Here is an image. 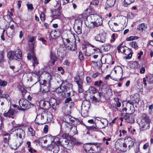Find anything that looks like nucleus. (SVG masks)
Instances as JSON below:
<instances>
[{"label":"nucleus","instance_id":"13d9d810","mask_svg":"<svg viewBox=\"0 0 153 153\" xmlns=\"http://www.w3.org/2000/svg\"><path fill=\"white\" fill-rule=\"evenodd\" d=\"M134 122V119L133 116L130 115L128 117V120H127V122L129 123H132Z\"/></svg>","mask_w":153,"mask_h":153},{"label":"nucleus","instance_id":"c85d7f7f","mask_svg":"<svg viewBox=\"0 0 153 153\" xmlns=\"http://www.w3.org/2000/svg\"><path fill=\"white\" fill-rule=\"evenodd\" d=\"M123 141L120 139H118L115 143V146L116 148L118 150V149H123L121 146L122 145Z\"/></svg>","mask_w":153,"mask_h":153},{"label":"nucleus","instance_id":"a19ab883","mask_svg":"<svg viewBox=\"0 0 153 153\" xmlns=\"http://www.w3.org/2000/svg\"><path fill=\"white\" fill-rule=\"evenodd\" d=\"M121 147H122V148L123 149L121 150V149H118V150L123 152H126L128 149V148L126 146L125 143H124V142H123L122 143V145L121 146Z\"/></svg>","mask_w":153,"mask_h":153},{"label":"nucleus","instance_id":"bf43d9fd","mask_svg":"<svg viewBox=\"0 0 153 153\" xmlns=\"http://www.w3.org/2000/svg\"><path fill=\"white\" fill-rule=\"evenodd\" d=\"M82 49L84 52H85V54L87 56H90L91 55V52L88 53L87 51L85 46H84L82 47Z\"/></svg>","mask_w":153,"mask_h":153},{"label":"nucleus","instance_id":"dca6fc26","mask_svg":"<svg viewBox=\"0 0 153 153\" xmlns=\"http://www.w3.org/2000/svg\"><path fill=\"white\" fill-rule=\"evenodd\" d=\"M40 107L43 109H48L50 108L51 104L48 101L41 100L39 102Z\"/></svg>","mask_w":153,"mask_h":153},{"label":"nucleus","instance_id":"f3484780","mask_svg":"<svg viewBox=\"0 0 153 153\" xmlns=\"http://www.w3.org/2000/svg\"><path fill=\"white\" fill-rule=\"evenodd\" d=\"M16 111L12 108H10L7 112L5 111L3 114L5 117L14 118L15 116Z\"/></svg>","mask_w":153,"mask_h":153},{"label":"nucleus","instance_id":"a878e982","mask_svg":"<svg viewBox=\"0 0 153 153\" xmlns=\"http://www.w3.org/2000/svg\"><path fill=\"white\" fill-rule=\"evenodd\" d=\"M126 50L123 53L127 55L125 57L126 59H129L131 58L132 56V53L131 51V49L128 48H125Z\"/></svg>","mask_w":153,"mask_h":153},{"label":"nucleus","instance_id":"ea45409f","mask_svg":"<svg viewBox=\"0 0 153 153\" xmlns=\"http://www.w3.org/2000/svg\"><path fill=\"white\" fill-rule=\"evenodd\" d=\"M90 105L89 102L87 101H84L82 102L81 106H84L85 108L89 109L90 108Z\"/></svg>","mask_w":153,"mask_h":153},{"label":"nucleus","instance_id":"8fccbe9b","mask_svg":"<svg viewBox=\"0 0 153 153\" xmlns=\"http://www.w3.org/2000/svg\"><path fill=\"white\" fill-rule=\"evenodd\" d=\"M101 122L102 124L104 125L103 128H105L107 126L108 121L106 119H102L101 120Z\"/></svg>","mask_w":153,"mask_h":153},{"label":"nucleus","instance_id":"774afa93","mask_svg":"<svg viewBox=\"0 0 153 153\" xmlns=\"http://www.w3.org/2000/svg\"><path fill=\"white\" fill-rule=\"evenodd\" d=\"M27 6L28 9L32 10L33 9V5L31 4H27Z\"/></svg>","mask_w":153,"mask_h":153},{"label":"nucleus","instance_id":"79ce46f5","mask_svg":"<svg viewBox=\"0 0 153 153\" xmlns=\"http://www.w3.org/2000/svg\"><path fill=\"white\" fill-rule=\"evenodd\" d=\"M42 73V72L40 71H36L34 72V74L37 76V78L38 81L40 80V78L41 77V75Z\"/></svg>","mask_w":153,"mask_h":153},{"label":"nucleus","instance_id":"b1692460","mask_svg":"<svg viewBox=\"0 0 153 153\" xmlns=\"http://www.w3.org/2000/svg\"><path fill=\"white\" fill-rule=\"evenodd\" d=\"M123 17L122 16H117L114 18L113 21L115 22L118 24V25L120 24H123L125 23V20L123 18Z\"/></svg>","mask_w":153,"mask_h":153},{"label":"nucleus","instance_id":"c756f323","mask_svg":"<svg viewBox=\"0 0 153 153\" xmlns=\"http://www.w3.org/2000/svg\"><path fill=\"white\" fill-rule=\"evenodd\" d=\"M50 57L51 64L52 65H54L55 64V62L57 59V57L56 56L55 53L52 51L51 53Z\"/></svg>","mask_w":153,"mask_h":153},{"label":"nucleus","instance_id":"423d86ee","mask_svg":"<svg viewBox=\"0 0 153 153\" xmlns=\"http://www.w3.org/2000/svg\"><path fill=\"white\" fill-rule=\"evenodd\" d=\"M40 91L43 93H45L49 91L51 87L50 80H44L40 82Z\"/></svg>","mask_w":153,"mask_h":153},{"label":"nucleus","instance_id":"f8f14e48","mask_svg":"<svg viewBox=\"0 0 153 153\" xmlns=\"http://www.w3.org/2000/svg\"><path fill=\"white\" fill-rule=\"evenodd\" d=\"M27 58L28 60H30L31 58L32 59L33 66L34 67L37 65L39 63L36 58L35 56L34 52L33 50H31L30 52L28 54Z\"/></svg>","mask_w":153,"mask_h":153},{"label":"nucleus","instance_id":"39448f33","mask_svg":"<svg viewBox=\"0 0 153 153\" xmlns=\"http://www.w3.org/2000/svg\"><path fill=\"white\" fill-rule=\"evenodd\" d=\"M72 85L69 83L66 80L63 81L62 83L61 86L60 87L58 88L57 89V90H61V91L59 92H60L62 91L67 92L68 91H70L69 92L67 93V96H71V93L72 92Z\"/></svg>","mask_w":153,"mask_h":153},{"label":"nucleus","instance_id":"de8ad7c7","mask_svg":"<svg viewBox=\"0 0 153 153\" xmlns=\"http://www.w3.org/2000/svg\"><path fill=\"white\" fill-rule=\"evenodd\" d=\"M84 149L87 153H91V147L88 145H86L84 146Z\"/></svg>","mask_w":153,"mask_h":153},{"label":"nucleus","instance_id":"338daca9","mask_svg":"<svg viewBox=\"0 0 153 153\" xmlns=\"http://www.w3.org/2000/svg\"><path fill=\"white\" fill-rule=\"evenodd\" d=\"M70 18L69 17H65L63 19V22L65 23H68L70 21Z\"/></svg>","mask_w":153,"mask_h":153},{"label":"nucleus","instance_id":"603ef678","mask_svg":"<svg viewBox=\"0 0 153 153\" xmlns=\"http://www.w3.org/2000/svg\"><path fill=\"white\" fill-rule=\"evenodd\" d=\"M139 38L137 36H130L127 38L126 40L128 41H131L134 39H137Z\"/></svg>","mask_w":153,"mask_h":153},{"label":"nucleus","instance_id":"f03ea898","mask_svg":"<svg viewBox=\"0 0 153 153\" xmlns=\"http://www.w3.org/2000/svg\"><path fill=\"white\" fill-rule=\"evenodd\" d=\"M52 117V115L50 113H48L45 111H43L41 114H39L37 115L35 122L36 123L38 124H43L46 120H51Z\"/></svg>","mask_w":153,"mask_h":153},{"label":"nucleus","instance_id":"a211bd4d","mask_svg":"<svg viewBox=\"0 0 153 153\" xmlns=\"http://www.w3.org/2000/svg\"><path fill=\"white\" fill-rule=\"evenodd\" d=\"M123 110L128 114H131L133 113L135 111L134 105L129 103H127L126 107L124 108Z\"/></svg>","mask_w":153,"mask_h":153},{"label":"nucleus","instance_id":"c9c22d12","mask_svg":"<svg viewBox=\"0 0 153 153\" xmlns=\"http://www.w3.org/2000/svg\"><path fill=\"white\" fill-rule=\"evenodd\" d=\"M78 87V91L79 93L82 92L83 91V81L76 82Z\"/></svg>","mask_w":153,"mask_h":153},{"label":"nucleus","instance_id":"4468645a","mask_svg":"<svg viewBox=\"0 0 153 153\" xmlns=\"http://www.w3.org/2000/svg\"><path fill=\"white\" fill-rule=\"evenodd\" d=\"M106 35L104 33L97 34L94 37L95 41L102 43H104L105 42Z\"/></svg>","mask_w":153,"mask_h":153},{"label":"nucleus","instance_id":"9b49d317","mask_svg":"<svg viewBox=\"0 0 153 153\" xmlns=\"http://www.w3.org/2000/svg\"><path fill=\"white\" fill-rule=\"evenodd\" d=\"M82 21L80 19L76 20L74 25V27L75 28V31L78 35L82 33Z\"/></svg>","mask_w":153,"mask_h":153},{"label":"nucleus","instance_id":"72a5a7b5","mask_svg":"<svg viewBox=\"0 0 153 153\" xmlns=\"http://www.w3.org/2000/svg\"><path fill=\"white\" fill-rule=\"evenodd\" d=\"M129 65L130 68H137L139 66L138 62L136 61L131 62Z\"/></svg>","mask_w":153,"mask_h":153},{"label":"nucleus","instance_id":"0eeeda50","mask_svg":"<svg viewBox=\"0 0 153 153\" xmlns=\"http://www.w3.org/2000/svg\"><path fill=\"white\" fill-rule=\"evenodd\" d=\"M19 103L20 107L19 108V110L24 111L30 108L31 103L24 99H21L19 101Z\"/></svg>","mask_w":153,"mask_h":153},{"label":"nucleus","instance_id":"bb28decb","mask_svg":"<svg viewBox=\"0 0 153 153\" xmlns=\"http://www.w3.org/2000/svg\"><path fill=\"white\" fill-rule=\"evenodd\" d=\"M15 58L18 59H22V53L20 49H18L14 52Z\"/></svg>","mask_w":153,"mask_h":153},{"label":"nucleus","instance_id":"3c124183","mask_svg":"<svg viewBox=\"0 0 153 153\" xmlns=\"http://www.w3.org/2000/svg\"><path fill=\"white\" fill-rule=\"evenodd\" d=\"M147 82L149 83H153V75L149 76H147Z\"/></svg>","mask_w":153,"mask_h":153},{"label":"nucleus","instance_id":"4d7b16f0","mask_svg":"<svg viewBox=\"0 0 153 153\" xmlns=\"http://www.w3.org/2000/svg\"><path fill=\"white\" fill-rule=\"evenodd\" d=\"M10 136H8V137H4L3 140L4 143H7L8 145H9V140L10 139Z\"/></svg>","mask_w":153,"mask_h":153},{"label":"nucleus","instance_id":"c03bdc74","mask_svg":"<svg viewBox=\"0 0 153 153\" xmlns=\"http://www.w3.org/2000/svg\"><path fill=\"white\" fill-rule=\"evenodd\" d=\"M127 48L125 46H122V45H120L119 46L117 47L118 50L120 51L121 53H123L125 51L126 48Z\"/></svg>","mask_w":153,"mask_h":153},{"label":"nucleus","instance_id":"a18cd8bd","mask_svg":"<svg viewBox=\"0 0 153 153\" xmlns=\"http://www.w3.org/2000/svg\"><path fill=\"white\" fill-rule=\"evenodd\" d=\"M74 81L76 82L80 81H83L81 77L78 74L76 75L74 78Z\"/></svg>","mask_w":153,"mask_h":153},{"label":"nucleus","instance_id":"6e6d98bb","mask_svg":"<svg viewBox=\"0 0 153 153\" xmlns=\"http://www.w3.org/2000/svg\"><path fill=\"white\" fill-rule=\"evenodd\" d=\"M7 84V82L1 79H0V85L1 86L5 87L6 86Z\"/></svg>","mask_w":153,"mask_h":153},{"label":"nucleus","instance_id":"09e8293b","mask_svg":"<svg viewBox=\"0 0 153 153\" xmlns=\"http://www.w3.org/2000/svg\"><path fill=\"white\" fill-rule=\"evenodd\" d=\"M103 47L104 50L105 51H107L110 49L111 45L110 44H107L104 45Z\"/></svg>","mask_w":153,"mask_h":153},{"label":"nucleus","instance_id":"864d4df0","mask_svg":"<svg viewBox=\"0 0 153 153\" xmlns=\"http://www.w3.org/2000/svg\"><path fill=\"white\" fill-rule=\"evenodd\" d=\"M129 45L133 48H136L138 47L137 43L134 41H133L129 43Z\"/></svg>","mask_w":153,"mask_h":153},{"label":"nucleus","instance_id":"473e14b6","mask_svg":"<svg viewBox=\"0 0 153 153\" xmlns=\"http://www.w3.org/2000/svg\"><path fill=\"white\" fill-rule=\"evenodd\" d=\"M88 109V108H85L84 106H81V114L82 117H85L87 116Z\"/></svg>","mask_w":153,"mask_h":153},{"label":"nucleus","instance_id":"4c0bfd02","mask_svg":"<svg viewBox=\"0 0 153 153\" xmlns=\"http://www.w3.org/2000/svg\"><path fill=\"white\" fill-rule=\"evenodd\" d=\"M7 56L9 59H13L15 57L14 51H9L7 53Z\"/></svg>","mask_w":153,"mask_h":153},{"label":"nucleus","instance_id":"6e6552de","mask_svg":"<svg viewBox=\"0 0 153 153\" xmlns=\"http://www.w3.org/2000/svg\"><path fill=\"white\" fill-rule=\"evenodd\" d=\"M65 128V131H71L74 134L77 133L76 127L71 123H65L64 124Z\"/></svg>","mask_w":153,"mask_h":153},{"label":"nucleus","instance_id":"1a4fd4ad","mask_svg":"<svg viewBox=\"0 0 153 153\" xmlns=\"http://www.w3.org/2000/svg\"><path fill=\"white\" fill-rule=\"evenodd\" d=\"M90 18L91 20H93L95 27H98L102 24V19L100 16L96 14L91 15Z\"/></svg>","mask_w":153,"mask_h":153},{"label":"nucleus","instance_id":"5fc2aeb1","mask_svg":"<svg viewBox=\"0 0 153 153\" xmlns=\"http://www.w3.org/2000/svg\"><path fill=\"white\" fill-rule=\"evenodd\" d=\"M18 88L22 92L23 95H24L25 94L26 91V90L24 88L21 87V86H19L18 87Z\"/></svg>","mask_w":153,"mask_h":153},{"label":"nucleus","instance_id":"2f4dec72","mask_svg":"<svg viewBox=\"0 0 153 153\" xmlns=\"http://www.w3.org/2000/svg\"><path fill=\"white\" fill-rule=\"evenodd\" d=\"M85 23L87 27L89 28H92L95 27L93 20L91 21H85Z\"/></svg>","mask_w":153,"mask_h":153},{"label":"nucleus","instance_id":"9d476101","mask_svg":"<svg viewBox=\"0 0 153 153\" xmlns=\"http://www.w3.org/2000/svg\"><path fill=\"white\" fill-rule=\"evenodd\" d=\"M63 41L67 50L74 51L76 49L75 43L71 42L68 39H64Z\"/></svg>","mask_w":153,"mask_h":153},{"label":"nucleus","instance_id":"f257e3e1","mask_svg":"<svg viewBox=\"0 0 153 153\" xmlns=\"http://www.w3.org/2000/svg\"><path fill=\"white\" fill-rule=\"evenodd\" d=\"M58 135V137L53 138V141L56 144H60L62 145L63 147L68 150H70L75 145H79L80 143L75 138L71 137L70 140L65 139L62 140V139H59Z\"/></svg>","mask_w":153,"mask_h":153},{"label":"nucleus","instance_id":"052dcab7","mask_svg":"<svg viewBox=\"0 0 153 153\" xmlns=\"http://www.w3.org/2000/svg\"><path fill=\"white\" fill-rule=\"evenodd\" d=\"M28 130L32 136H34L35 134V131L31 127L28 128Z\"/></svg>","mask_w":153,"mask_h":153},{"label":"nucleus","instance_id":"cd10ccee","mask_svg":"<svg viewBox=\"0 0 153 153\" xmlns=\"http://www.w3.org/2000/svg\"><path fill=\"white\" fill-rule=\"evenodd\" d=\"M116 1V0H107L105 3L106 6L108 8L112 7L114 5Z\"/></svg>","mask_w":153,"mask_h":153},{"label":"nucleus","instance_id":"e433bc0d","mask_svg":"<svg viewBox=\"0 0 153 153\" xmlns=\"http://www.w3.org/2000/svg\"><path fill=\"white\" fill-rule=\"evenodd\" d=\"M51 146L52 147L53 153H58L59 151V148L57 145L55 144L54 145H51Z\"/></svg>","mask_w":153,"mask_h":153},{"label":"nucleus","instance_id":"412c9836","mask_svg":"<svg viewBox=\"0 0 153 153\" xmlns=\"http://www.w3.org/2000/svg\"><path fill=\"white\" fill-rule=\"evenodd\" d=\"M49 102L50 103L53 109L55 111H56L59 107V105L57 102L56 100L54 98H51Z\"/></svg>","mask_w":153,"mask_h":153},{"label":"nucleus","instance_id":"49530a36","mask_svg":"<svg viewBox=\"0 0 153 153\" xmlns=\"http://www.w3.org/2000/svg\"><path fill=\"white\" fill-rule=\"evenodd\" d=\"M88 91L89 93L94 94L97 92V90L94 87L91 86L89 88Z\"/></svg>","mask_w":153,"mask_h":153},{"label":"nucleus","instance_id":"7ed1b4c3","mask_svg":"<svg viewBox=\"0 0 153 153\" xmlns=\"http://www.w3.org/2000/svg\"><path fill=\"white\" fill-rule=\"evenodd\" d=\"M150 122L149 117L145 114H143L141 116L140 121L138 123L140 131H145L149 129Z\"/></svg>","mask_w":153,"mask_h":153},{"label":"nucleus","instance_id":"7c9ffc66","mask_svg":"<svg viewBox=\"0 0 153 153\" xmlns=\"http://www.w3.org/2000/svg\"><path fill=\"white\" fill-rule=\"evenodd\" d=\"M71 108L67 105L64 106L62 108V112L66 114H68L71 113Z\"/></svg>","mask_w":153,"mask_h":153},{"label":"nucleus","instance_id":"20e7f679","mask_svg":"<svg viewBox=\"0 0 153 153\" xmlns=\"http://www.w3.org/2000/svg\"><path fill=\"white\" fill-rule=\"evenodd\" d=\"M14 132L15 133L14 137L16 138V146L19 147L22 143V137L25 136V132L21 128L16 129Z\"/></svg>","mask_w":153,"mask_h":153},{"label":"nucleus","instance_id":"0e129e2a","mask_svg":"<svg viewBox=\"0 0 153 153\" xmlns=\"http://www.w3.org/2000/svg\"><path fill=\"white\" fill-rule=\"evenodd\" d=\"M102 83V81L101 80H100L99 81H96L94 83V85L97 87H100Z\"/></svg>","mask_w":153,"mask_h":153},{"label":"nucleus","instance_id":"37998d69","mask_svg":"<svg viewBox=\"0 0 153 153\" xmlns=\"http://www.w3.org/2000/svg\"><path fill=\"white\" fill-rule=\"evenodd\" d=\"M134 0H125L124 2L123 6L127 7L129 4H131L134 1Z\"/></svg>","mask_w":153,"mask_h":153},{"label":"nucleus","instance_id":"e2e57ef3","mask_svg":"<svg viewBox=\"0 0 153 153\" xmlns=\"http://www.w3.org/2000/svg\"><path fill=\"white\" fill-rule=\"evenodd\" d=\"M86 80L87 85H90L92 82L91 79L90 77L89 76H87L86 78Z\"/></svg>","mask_w":153,"mask_h":153},{"label":"nucleus","instance_id":"680f3d73","mask_svg":"<svg viewBox=\"0 0 153 153\" xmlns=\"http://www.w3.org/2000/svg\"><path fill=\"white\" fill-rule=\"evenodd\" d=\"M4 58V52L3 51H0V63L3 60Z\"/></svg>","mask_w":153,"mask_h":153},{"label":"nucleus","instance_id":"aec40b11","mask_svg":"<svg viewBox=\"0 0 153 153\" xmlns=\"http://www.w3.org/2000/svg\"><path fill=\"white\" fill-rule=\"evenodd\" d=\"M125 140L126 146H128V148L129 150L133 146L134 144V140L130 137L125 138Z\"/></svg>","mask_w":153,"mask_h":153},{"label":"nucleus","instance_id":"6ab92c4d","mask_svg":"<svg viewBox=\"0 0 153 153\" xmlns=\"http://www.w3.org/2000/svg\"><path fill=\"white\" fill-rule=\"evenodd\" d=\"M89 45L90 46L92 47L93 48L92 49L93 52L91 53V54H95L93 56L94 59H96L97 58L98 55L101 54V52L100 50L98 48H96L94 46L89 44Z\"/></svg>","mask_w":153,"mask_h":153},{"label":"nucleus","instance_id":"2eb2a0df","mask_svg":"<svg viewBox=\"0 0 153 153\" xmlns=\"http://www.w3.org/2000/svg\"><path fill=\"white\" fill-rule=\"evenodd\" d=\"M108 25L111 30L113 32H117L119 31L118 29V24L114 22L113 20L109 21Z\"/></svg>","mask_w":153,"mask_h":153},{"label":"nucleus","instance_id":"f704fd0d","mask_svg":"<svg viewBox=\"0 0 153 153\" xmlns=\"http://www.w3.org/2000/svg\"><path fill=\"white\" fill-rule=\"evenodd\" d=\"M114 72L116 74H118L120 76L123 75V69L120 66H118L114 68Z\"/></svg>","mask_w":153,"mask_h":153},{"label":"nucleus","instance_id":"4be33fe9","mask_svg":"<svg viewBox=\"0 0 153 153\" xmlns=\"http://www.w3.org/2000/svg\"><path fill=\"white\" fill-rule=\"evenodd\" d=\"M52 15L51 16L53 19H59L60 15V12L59 9H57L56 10L52 11Z\"/></svg>","mask_w":153,"mask_h":153},{"label":"nucleus","instance_id":"58836bf2","mask_svg":"<svg viewBox=\"0 0 153 153\" xmlns=\"http://www.w3.org/2000/svg\"><path fill=\"white\" fill-rule=\"evenodd\" d=\"M146 27L147 26L144 23H142L138 26L137 29L139 30L142 31L143 30H145Z\"/></svg>","mask_w":153,"mask_h":153},{"label":"nucleus","instance_id":"393cba45","mask_svg":"<svg viewBox=\"0 0 153 153\" xmlns=\"http://www.w3.org/2000/svg\"><path fill=\"white\" fill-rule=\"evenodd\" d=\"M72 117L69 114L65 115L64 116L63 119L65 123H71V120H72Z\"/></svg>","mask_w":153,"mask_h":153},{"label":"nucleus","instance_id":"5701e85b","mask_svg":"<svg viewBox=\"0 0 153 153\" xmlns=\"http://www.w3.org/2000/svg\"><path fill=\"white\" fill-rule=\"evenodd\" d=\"M60 34V32L59 30H52L50 33V35L53 39L57 38Z\"/></svg>","mask_w":153,"mask_h":153},{"label":"nucleus","instance_id":"69168bd1","mask_svg":"<svg viewBox=\"0 0 153 153\" xmlns=\"http://www.w3.org/2000/svg\"><path fill=\"white\" fill-rule=\"evenodd\" d=\"M99 2V0H93L92 1L90 2V4L96 5H97Z\"/></svg>","mask_w":153,"mask_h":153},{"label":"nucleus","instance_id":"ddd939ff","mask_svg":"<svg viewBox=\"0 0 153 153\" xmlns=\"http://www.w3.org/2000/svg\"><path fill=\"white\" fill-rule=\"evenodd\" d=\"M53 141V137L51 135H46L39 139V142L41 143H46L48 142L52 143Z\"/></svg>","mask_w":153,"mask_h":153}]
</instances>
